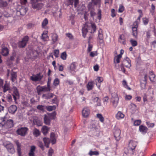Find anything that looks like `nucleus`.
I'll return each instance as SVG.
<instances>
[{
	"label": "nucleus",
	"instance_id": "nucleus-1",
	"mask_svg": "<svg viewBox=\"0 0 156 156\" xmlns=\"http://www.w3.org/2000/svg\"><path fill=\"white\" fill-rule=\"evenodd\" d=\"M13 126V121L12 119L7 120L6 122L4 118H0V127L4 129H9Z\"/></svg>",
	"mask_w": 156,
	"mask_h": 156
},
{
	"label": "nucleus",
	"instance_id": "nucleus-2",
	"mask_svg": "<svg viewBox=\"0 0 156 156\" xmlns=\"http://www.w3.org/2000/svg\"><path fill=\"white\" fill-rule=\"evenodd\" d=\"M90 26L91 27H88L86 24L84 25V27L82 29V31L83 36L84 37H85L86 34L88 31V30H89L90 28H91L92 30L91 31V33H94L96 31V27L95 25L94 24H91Z\"/></svg>",
	"mask_w": 156,
	"mask_h": 156
},
{
	"label": "nucleus",
	"instance_id": "nucleus-3",
	"mask_svg": "<svg viewBox=\"0 0 156 156\" xmlns=\"http://www.w3.org/2000/svg\"><path fill=\"white\" fill-rule=\"evenodd\" d=\"M56 115V114L55 112H54L47 115H44V123L46 125H50L51 119L52 118L54 119V117Z\"/></svg>",
	"mask_w": 156,
	"mask_h": 156
},
{
	"label": "nucleus",
	"instance_id": "nucleus-4",
	"mask_svg": "<svg viewBox=\"0 0 156 156\" xmlns=\"http://www.w3.org/2000/svg\"><path fill=\"white\" fill-rule=\"evenodd\" d=\"M41 0H32L31 5L32 8L36 10H39L42 9L43 6L42 3L40 2Z\"/></svg>",
	"mask_w": 156,
	"mask_h": 156
},
{
	"label": "nucleus",
	"instance_id": "nucleus-5",
	"mask_svg": "<svg viewBox=\"0 0 156 156\" xmlns=\"http://www.w3.org/2000/svg\"><path fill=\"white\" fill-rule=\"evenodd\" d=\"M111 101L112 103L113 106L115 108L116 107L118 103L119 98L116 92L112 93Z\"/></svg>",
	"mask_w": 156,
	"mask_h": 156
},
{
	"label": "nucleus",
	"instance_id": "nucleus-6",
	"mask_svg": "<svg viewBox=\"0 0 156 156\" xmlns=\"http://www.w3.org/2000/svg\"><path fill=\"white\" fill-rule=\"evenodd\" d=\"M27 11V9L25 7L19 5L17 9L16 14L19 16H23L25 14Z\"/></svg>",
	"mask_w": 156,
	"mask_h": 156
},
{
	"label": "nucleus",
	"instance_id": "nucleus-7",
	"mask_svg": "<svg viewBox=\"0 0 156 156\" xmlns=\"http://www.w3.org/2000/svg\"><path fill=\"white\" fill-rule=\"evenodd\" d=\"M94 7V5L91 2H90L87 5L88 10L90 12L91 17L92 18H93L96 14L95 12V9Z\"/></svg>",
	"mask_w": 156,
	"mask_h": 156
},
{
	"label": "nucleus",
	"instance_id": "nucleus-8",
	"mask_svg": "<svg viewBox=\"0 0 156 156\" xmlns=\"http://www.w3.org/2000/svg\"><path fill=\"white\" fill-rule=\"evenodd\" d=\"M28 129L26 127H22L17 129V133L22 136H24L27 134Z\"/></svg>",
	"mask_w": 156,
	"mask_h": 156
},
{
	"label": "nucleus",
	"instance_id": "nucleus-9",
	"mask_svg": "<svg viewBox=\"0 0 156 156\" xmlns=\"http://www.w3.org/2000/svg\"><path fill=\"white\" fill-rule=\"evenodd\" d=\"M29 37L27 36H25L22 39V41L19 42L18 44L19 47L20 48H23L26 46Z\"/></svg>",
	"mask_w": 156,
	"mask_h": 156
},
{
	"label": "nucleus",
	"instance_id": "nucleus-10",
	"mask_svg": "<svg viewBox=\"0 0 156 156\" xmlns=\"http://www.w3.org/2000/svg\"><path fill=\"white\" fill-rule=\"evenodd\" d=\"M43 76L42 75L39 73L36 75H33L32 76L30 77V79L31 80L34 81H40L41 80Z\"/></svg>",
	"mask_w": 156,
	"mask_h": 156
},
{
	"label": "nucleus",
	"instance_id": "nucleus-11",
	"mask_svg": "<svg viewBox=\"0 0 156 156\" xmlns=\"http://www.w3.org/2000/svg\"><path fill=\"white\" fill-rule=\"evenodd\" d=\"M138 22L137 21H136L134 23L133 25L135 26L134 27H132L133 35L136 38L137 37V27Z\"/></svg>",
	"mask_w": 156,
	"mask_h": 156
},
{
	"label": "nucleus",
	"instance_id": "nucleus-12",
	"mask_svg": "<svg viewBox=\"0 0 156 156\" xmlns=\"http://www.w3.org/2000/svg\"><path fill=\"white\" fill-rule=\"evenodd\" d=\"M121 130L119 129H115L114 132V136L117 141H119L120 139Z\"/></svg>",
	"mask_w": 156,
	"mask_h": 156
},
{
	"label": "nucleus",
	"instance_id": "nucleus-13",
	"mask_svg": "<svg viewBox=\"0 0 156 156\" xmlns=\"http://www.w3.org/2000/svg\"><path fill=\"white\" fill-rule=\"evenodd\" d=\"M130 62L131 61L127 57L122 62V65L129 68L131 66Z\"/></svg>",
	"mask_w": 156,
	"mask_h": 156
},
{
	"label": "nucleus",
	"instance_id": "nucleus-14",
	"mask_svg": "<svg viewBox=\"0 0 156 156\" xmlns=\"http://www.w3.org/2000/svg\"><path fill=\"white\" fill-rule=\"evenodd\" d=\"M33 122L34 124L37 125L38 126H41L42 123L38 118L36 116H34L33 117Z\"/></svg>",
	"mask_w": 156,
	"mask_h": 156
},
{
	"label": "nucleus",
	"instance_id": "nucleus-15",
	"mask_svg": "<svg viewBox=\"0 0 156 156\" xmlns=\"http://www.w3.org/2000/svg\"><path fill=\"white\" fill-rule=\"evenodd\" d=\"M17 107L15 105H12L8 109L9 112L11 114H14L17 110Z\"/></svg>",
	"mask_w": 156,
	"mask_h": 156
},
{
	"label": "nucleus",
	"instance_id": "nucleus-16",
	"mask_svg": "<svg viewBox=\"0 0 156 156\" xmlns=\"http://www.w3.org/2000/svg\"><path fill=\"white\" fill-rule=\"evenodd\" d=\"M90 113V110L87 108H84L82 111V114L84 117H87Z\"/></svg>",
	"mask_w": 156,
	"mask_h": 156
},
{
	"label": "nucleus",
	"instance_id": "nucleus-17",
	"mask_svg": "<svg viewBox=\"0 0 156 156\" xmlns=\"http://www.w3.org/2000/svg\"><path fill=\"white\" fill-rule=\"evenodd\" d=\"M98 39L99 40V42L100 44H103L104 41L103 40V36L102 34V31L101 29L99 30L98 31Z\"/></svg>",
	"mask_w": 156,
	"mask_h": 156
},
{
	"label": "nucleus",
	"instance_id": "nucleus-18",
	"mask_svg": "<svg viewBox=\"0 0 156 156\" xmlns=\"http://www.w3.org/2000/svg\"><path fill=\"white\" fill-rule=\"evenodd\" d=\"M67 5L69 6L70 5H72L73 2L74 3V6L75 7H76L77 5L79 3V0H67Z\"/></svg>",
	"mask_w": 156,
	"mask_h": 156
},
{
	"label": "nucleus",
	"instance_id": "nucleus-19",
	"mask_svg": "<svg viewBox=\"0 0 156 156\" xmlns=\"http://www.w3.org/2000/svg\"><path fill=\"white\" fill-rule=\"evenodd\" d=\"M11 80L12 82H15L17 79V75L16 73L13 71L12 70L11 73Z\"/></svg>",
	"mask_w": 156,
	"mask_h": 156
},
{
	"label": "nucleus",
	"instance_id": "nucleus-20",
	"mask_svg": "<svg viewBox=\"0 0 156 156\" xmlns=\"http://www.w3.org/2000/svg\"><path fill=\"white\" fill-rule=\"evenodd\" d=\"M94 105L96 106H100L101 105V100L98 97H96L93 99Z\"/></svg>",
	"mask_w": 156,
	"mask_h": 156
},
{
	"label": "nucleus",
	"instance_id": "nucleus-21",
	"mask_svg": "<svg viewBox=\"0 0 156 156\" xmlns=\"http://www.w3.org/2000/svg\"><path fill=\"white\" fill-rule=\"evenodd\" d=\"M54 94L52 93H48L46 94H43L42 95V97L44 98L45 99H51L52 98Z\"/></svg>",
	"mask_w": 156,
	"mask_h": 156
},
{
	"label": "nucleus",
	"instance_id": "nucleus-22",
	"mask_svg": "<svg viewBox=\"0 0 156 156\" xmlns=\"http://www.w3.org/2000/svg\"><path fill=\"white\" fill-rule=\"evenodd\" d=\"M124 116V115L120 111H119L116 115V117L118 119H122Z\"/></svg>",
	"mask_w": 156,
	"mask_h": 156
},
{
	"label": "nucleus",
	"instance_id": "nucleus-23",
	"mask_svg": "<svg viewBox=\"0 0 156 156\" xmlns=\"http://www.w3.org/2000/svg\"><path fill=\"white\" fill-rule=\"evenodd\" d=\"M119 42L122 43L123 44H125V36L123 34L121 35L120 36L119 40Z\"/></svg>",
	"mask_w": 156,
	"mask_h": 156
},
{
	"label": "nucleus",
	"instance_id": "nucleus-24",
	"mask_svg": "<svg viewBox=\"0 0 156 156\" xmlns=\"http://www.w3.org/2000/svg\"><path fill=\"white\" fill-rule=\"evenodd\" d=\"M50 138L52 144H54L56 143V139L55 137V134L54 133H51Z\"/></svg>",
	"mask_w": 156,
	"mask_h": 156
},
{
	"label": "nucleus",
	"instance_id": "nucleus-25",
	"mask_svg": "<svg viewBox=\"0 0 156 156\" xmlns=\"http://www.w3.org/2000/svg\"><path fill=\"white\" fill-rule=\"evenodd\" d=\"M88 154L90 156H98L99 155V152L98 151H93L92 150H90L88 153Z\"/></svg>",
	"mask_w": 156,
	"mask_h": 156
},
{
	"label": "nucleus",
	"instance_id": "nucleus-26",
	"mask_svg": "<svg viewBox=\"0 0 156 156\" xmlns=\"http://www.w3.org/2000/svg\"><path fill=\"white\" fill-rule=\"evenodd\" d=\"M33 133L34 136L37 137L40 135V132L38 129L34 128L33 130Z\"/></svg>",
	"mask_w": 156,
	"mask_h": 156
},
{
	"label": "nucleus",
	"instance_id": "nucleus-27",
	"mask_svg": "<svg viewBox=\"0 0 156 156\" xmlns=\"http://www.w3.org/2000/svg\"><path fill=\"white\" fill-rule=\"evenodd\" d=\"M36 147H31L30 150L28 153L29 156H34V151H35Z\"/></svg>",
	"mask_w": 156,
	"mask_h": 156
},
{
	"label": "nucleus",
	"instance_id": "nucleus-28",
	"mask_svg": "<svg viewBox=\"0 0 156 156\" xmlns=\"http://www.w3.org/2000/svg\"><path fill=\"white\" fill-rule=\"evenodd\" d=\"M3 15L5 17L7 18L8 19V21H11V20L12 19V16L6 12L4 13Z\"/></svg>",
	"mask_w": 156,
	"mask_h": 156
},
{
	"label": "nucleus",
	"instance_id": "nucleus-29",
	"mask_svg": "<svg viewBox=\"0 0 156 156\" xmlns=\"http://www.w3.org/2000/svg\"><path fill=\"white\" fill-rule=\"evenodd\" d=\"M8 49L7 48H5L2 49V54L3 55L6 56L8 55Z\"/></svg>",
	"mask_w": 156,
	"mask_h": 156
},
{
	"label": "nucleus",
	"instance_id": "nucleus-30",
	"mask_svg": "<svg viewBox=\"0 0 156 156\" xmlns=\"http://www.w3.org/2000/svg\"><path fill=\"white\" fill-rule=\"evenodd\" d=\"M149 77L150 80L151 81H154L156 80L155 76L152 72L150 73Z\"/></svg>",
	"mask_w": 156,
	"mask_h": 156
},
{
	"label": "nucleus",
	"instance_id": "nucleus-31",
	"mask_svg": "<svg viewBox=\"0 0 156 156\" xmlns=\"http://www.w3.org/2000/svg\"><path fill=\"white\" fill-rule=\"evenodd\" d=\"M94 83L91 82L88 83L87 85V90H89L92 89L94 87Z\"/></svg>",
	"mask_w": 156,
	"mask_h": 156
},
{
	"label": "nucleus",
	"instance_id": "nucleus-32",
	"mask_svg": "<svg viewBox=\"0 0 156 156\" xmlns=\"http://www.w3.org/2000/svg\"><path fill=\"white\" fill-rule=\"evenodd\" d=\"M49 130V128L47 126H44L42 128V132L44 135H46L48 133Z\"/></svg>",
	"mask_w": 156,
	"mask_h": 156
},
{
	"label": "nucleus",
	"instance_id": "nucleus-33",
	"mask_svg": "<svg viewBox=\"0 0 156 156\" xmlns=\"http://www.w3.org/2000/svg\"><path fill=\"white\" fill-rule=\"evenodd\" d=\"M147 128L145 126L143 125H141L139 127V130L140 132L144 133L146 132Z\"/></svg>",
	"mask_w": 156,
	"mask_h": 156
},
{
	"label": "nucleus",
	"instance_id": "nucleus-34",
	"mask_svg": "<svg viewBox=\"0 0 156 156\" xmlns=\"http://www.w3.org/2000/svg\"><path fill=\"white\" fill-rule=\"evenodd\" d=\"M43 140L46 146H48L50 142V140L49 139L45 137L43 139Z\"/></svg>",
	"mask_w": 156,
	"mask_h": 156
},
{
	"label": "nucleus",
	"instance_id": "nucleus-35",
	"mask_svg": "<svg viewBox=\"0 0 156 156\" xmlns=\"http://www.w3.org/2000/svg\"><path fill=\"white\" fill-rule=\"evenodd\" d=\"M58 36L55 34H52V40L54 43L55 42L58 40Z\"/></svg>",
	"mask_w": 156,
	"mask_h": 156
},
{
	"label": "nucleus",
	"instance_id": "nucleus-36",
	"mask_svg": "<svg viewBox=\"0 0 156 156\" xmlns=\"http://www.w3.org/2000/svg\"><path fill=\"white\" fill-rule=\"evenodd\" d=\"M127 147L128 148L125 147L124 148L125 151H126V150H128V152L130 153L131 152H133L135 150V147Z\"/></svg>",
	"mask_w": 156,
	"mask_h": 156
},
{
	"label": "nucleus",
	"instance_id": "nucleus-37",
	"mask_svg": "<svg viewBox=\"0 0 156 156\" xmlns=\"http://www.w3.org/2000/svg\"><path fill=\"white\" fill-rule=\"evenodd\" d=\"M8 3L6 1H1L0 2V6L2 7H6L8 5Z\"/></svg>",
	"mask_w": 156,
	"mask_h": 156
},
{
	"label": "nucleus",
	"instance_id": "nucleus-38",
	"mask_svg": "<svg viewBox=\"0 0 156 156\" xmlns=\"http://www.w3.org/2000/svg\"><path fill=\"white\" fill-rule=\"evenodd\" d=\"M70 70L71 72L75 71L76 69V66L75 63H72L70 66Z\"/></svg>",
	"mask_w": 156,
	"mask_h": 156
},
{
	"label": "nucleus",
	"instance_id": "nucleus-39",
	"mask_svg": "<svg viewBox=\"0 0 156 156\" xmlns=\"http://www.w3.org/2000/svg\"><path fill=\"white\" fill-rule=\"evenodd\" d=\"M46 108L48 111H50L55 109L56 108V106L55 105L47 106Z\"/></svg>",
	"mask_w": 156,
	"mask_h": 156
},
{
	"label": "nucleus",
	"instance_id": "nucleus-40",
	"mask_svg": "<svg viewBox=\"0 0 156 156\" xmlns=\"http://www.w3.org/2000/svg\"><path fill=\"white\" fill-rule=\"evenodd\" d=\"M8 151L11 153H14L15 151L14 147H6Z\"/></svg>",
	"mask_w": 156,
	"mask_h": 156
},
{
	"label": "nucleus",
	"instance_id": "nucleus-41",
	"mask_svg": "<svg viewBox=\"0 0 156 156\" xmlns=\"http://www.w3.org/2000/svg\"><path fill=\"white\" fill-rule=\"evenodd\" d=\"M3 92H6L7 90H10V88L9 85L7 83H6L3 87Z\"/></svg>",
	"mask_w": 156,
	"mask_h": 156
},
{
	"label": "nucleus",
	"instance_id": "nucleus-42",
	"mask_svg": "<svg viewBox=\"0 0 156 156\" xmlns=\"http://www.w3.org/2000/svg\"><path fill=\"white\" fill-rule=\"evenodd\" d=\"M97 116L98 118L100 121L102 122H103L104 121V118L102 116V115L100 114H98L97 115Z\"/></svg>",
	"mask_w": 156,
	"mask_h": 156
},
{
	"label": "nucleus",
	"instance_id": "nucleus-43",
	"mask_svg": "<svg viewBox=\"0 0 156 156\" xmlns=\"http://www.w3.org/2000/svg\"><path fill=\"white\" fill-rule=\"evenodd\" d=\"M129 145L132 146H136L137 145V142L135 141L130 140L129 143Z\"/></svg>",
	"mask_w": 156,
	"mask_h": 156
},
{
	"label": "nucleus",
	"instance_id": "nucleus-44",
	"mask_svg": "<svg viewBox=\"0 0 156 156\" xmlns=\"http://www.w3.org/2000/svg\"><path fill=\"white\" fill-rule=\"evenodd\" d=\"M43 92H47L50 91L51 90L50 87L48 86L46 87V86H43Z\"/></svg>",
	"mask_w": 156,
	"mask_h": 156
},
{
	"label": "nucleus",
	"instance_id": "nucleus-45",
	"mask_svg": "<svg viewBox=\"0 0 156 156\" xmlns=\"http://www.w3.org/2000/svg\"><path fill=\"white\" fill-rule=\"evenodd\" d=\"M48 23V21L47 18H45L42 22V27H44Z\"/></svg>",
	"mask_w": 156,
	"mask_h": 156
},
{
	"label": "nucleus",
	"instance_id": "nucleus-46",
	"mask_svg": "<svg viewBox=\"0 0 156 156\" xmlns=\"http://www.w3.org/2000/svg\"><path fill=\"white\" fill-rule=\"evenodd\" d=\"M67 55L66 52H64L61 53V58L63 60L66 59Z\"/></svg>",
	"mask_w": 156,
	"mask_h": 156
},
{
	"label": "nucleus",
	"instance_id": "nucleus-47",
	"mask_svg": "<svg viewBox=\"0 0 156 156\" xmlns=\"http://www.w3.org/2000/svg\"><path fill=\"white\" fill-rule=\"evenodd\" d=\"M59 83V80L58 78H56L54 80L53 85L55 86L58 85Z\"/></svg>",
	"mask_w": 156,
	"mask_h": 156
},
{
	"label": "nucleus",
	"instance_id": "nucleus-48",
	"mask_svg": "<svg viewBox=\"0 0 156 156\" xmlns=\"http://www.w3.org/2000/svg\"><path fill=\"white\" fill-rule=\"evenodd\" d=\"M54 153V151L52 148H50L48 151V156H52Z\"/></svg>",
	"mask_w": 156,
	"mask_h": 156
},
{
	"label": "nucleus",
	"instance_id": "nucleus-49",
	"mask_svg": "<svg viewBox=\"0 0 156 156\" xmlns=\"http://www.w3.org/2000/svg\"><path fill=\"white\" fill-rule=\"evenodd\" d=\"M130 42L133 46H136L137 44V43L136 41L133 40L132 39L130 40Z\"/></svg>",
	"mask_w": 156,
	"mask_h": 156
},
{
	"label": "nucleus",
	"instance_id": "nucleus-50",
	"mask_svg": "<svg viewBox=\"0 0 156 156\" xmlns=\"http://www.w3.org/2000/svg\"><path fill=\"white\" fill-rule=\"evenodd\" d=\"M43 86H41L40 85L36 87L37 91H38L39 92H43Z\"/></svg>",
	"mask_w": 156,
	"mask_h": 156
},
{
	"label": "nucleus",
	"instance_id": "nucleus-51",
	"mask_svg": "<svg viewBox=\"0 0 156 156\" xmlns=\"http://www.w3.org/2000/svg\"><path fill=\"white\" fill-rule=\"evenodd\" d=\"M54 54L56 57H58L59 54V50L57 49L54 50Z\"/></svg>",
	"mask_w": 156,
	"mask_h": 156
},
{
	"label": "nucleus",
	"instance_id": "nucleus-52",
	"mask_svg": "<svg viewBox=\"0 0 156 156\" xmlns=\"http://www.w3.org/2000/svg\"><path fill=\"white\" fill-rule=\"evenodd\" d=\"M149 20V19L146 17H145L143 19V22L145 25H146L148 23Z\"/></svg>",
	"mask_w": 156,
	"mask_h": 156
},
{
	"label": "nucleus",
	"instance_id": "nucleus-53",
	"mask_svg": "<svg viewBox=\"0 0 156 156\" xmlns=\"http://www.w3.org/2000/svg\"><path fill=\"white\" fill-rule=\"evenodd\" d=\"M141 122V120H136L134 122V125L136 126H139Z\"/></svg>",
	"mask_w": 156,
	"mask_h": 156
},
{
	"label": "nucleus",
	"instance_id": "nucleus-54",
	"mask_svg": "<svg viewBox=\"0 0 156 156\" xmlns=\"http://www.w3.org/2000/svg\"><path fill=\"white\" fill-rule=\"evenodd\" d=\"M124 10V7L122 5H120L119 9V12H122Z\"/></svg>",
	"mask_w": 156,
	"mask_h": 156
},
{
	"label": "nucleus",
	"instance_id": "nucleus-55",
	"mask_svg": "<svg viewBox=\"0 0 156 156\" xmlns=\"http://www.w3.org/2000/svg\"><path fill=\"white\" fill-rule=\"evenodd\" d=\"M103 80V78L102 77H98L96 79V81H97L99 83L102 82Z\"/></svg>",
	"mask_w": 156,
	"mask_h": 156
},
{
	"label": "nucleus",
	"instance_id": "nucleus-56",
	"mask_svg": "<svg viewBox=\"0 0 156 156\" xmlns=\"http://www.w3.org/2000/svg\"><path fill=\"white\" fill-rule=\"evenodd\" d=\"M37 108L42 111L44 110V106L42 105H39L37 106Z\"/></svg>",
	"mask_w": 156,
	"mask_h": 156
},
{
	"label": "nucleus",
	"instance_id": "nucleus-57",
	"mask_svg": "<svg viewBox=\"0 0 156 156\" xmlns=\"http://www.w3.org/2000/svg\"><path fill=\"white\" fill-rule=\"evenodd\" d=\"M17 151L18 155L19 156H21L22 152L20 147H17Z\"/></svg>",
	"mask_w": 156,
	"mask_h": 156
},
{
	"label": "nucleus",
	"instance_id": "nucleus-58",
	"mask_svg": "<svg viewBox=\"0 0 156 156\" xmlns=\"http://www.w3.org/2000/svg\"><path fill=\"white\" fill-rule=\"evenodd\" d=\"M92 1L95 5L100 4L101 2V0H92Z\"/></svg>",
	"mask_w": 156,
	"mask_h": 156
},
{
	"label": "nucleus",
	"instance_id": "nucleus-59",
	"mask_svg": "<svg viewBox=\"0 0 156 156\" xmlns=\"http://www.w3.org/2000/svg\"><path fill=\"white\" fill-rule=\"evenodd\" d=\"M123 82L124 86L125 87L127 88L129 90H130L131 89L130 88L128 87V85L127 84V83L125 80H123Z\"/></svg>",
	"mask_w": 156,
	"mask_h": 156
},
{
	"label": "nucleus",
	"instance_id": "nucleus-60",
	"mask_svg": "<svg viewBox=\"0 0 156 156\" xmlns=\"http://www.w3.org/2000/svg\"><path fill=\"white\" fill-rule=\"evenodd\" d=\"M147 124V125L149 127H151L152 128L153 127L154 125V124L153 123H150L149 122H146Z\"/></svg>",
	"mask_w": 156,
	"mask_h": 156
},
{
	"label": "nucleus",
	"instance_id": "nucleus-61",
	"mask_svg": "<svg viewBox=\"0 0 156 156\" xmlns=\"http://www.w3.org/2000/svg\"><path fill=\"white\" fill-rule=\"evenodd\" d=\"M98 19L100 20L101 19V9H98Z\"/></svg>",
	"mask_w": 156,
	"mask_h": 156
},
{
	"label": "nucleus",
	"instance_id": "nucleus-62",
	"mask_svg": "<svg viewBox=\"0 0 156 156\" xmlns=\"http://www.w3.org/2000/svg\"><path fill=\"white\" fill-rule=\"evenodd\" d=\"M97 55V51H92L91 52L90 54V55L92 57H94L95 56Z\"/></svg>",
	"mask_w": 156,
	"mask_h": 156
},
{
	"label": "nucleus",
	"instance_id": "nucleus-63",
	"mask_svg": "<svg viewBox=\"0 0 156 156\" xmlns=\"http://www.w3.org/2000/svg\"><path fill=\"white\" fill-rule=\"evenodd\" d=\"M7 101L8 102H10L12 101V97L10 95H8L6 97Z\"/></svg>",
	"mask_w": 156,
	"mask_h": 156
},
{
	"label": "nucleus",
	"instance_id": "nucleus-64",
	"mask_svg": "<svg viewBox=\"0 0 156 156\" xmlns=\"http://www.w3.org/2000/svg\"><path fill=\"white\" fill-rule=\"evenodd\" d=\"M51 78L50 77H49L48 79V81L47 83V85H48V86H49V87L50 86V83H51Z\"/></svg>",
	"mask_w": 156,
	"mask_h": 156
}]
</instances>
